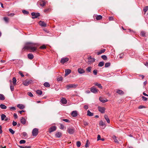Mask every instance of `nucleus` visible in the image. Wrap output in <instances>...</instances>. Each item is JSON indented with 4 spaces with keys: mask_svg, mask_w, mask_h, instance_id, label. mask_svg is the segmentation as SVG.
<instances>
[{
    "mask_svg": "<svg viewBox=\"0 0 148 148\" xmlns=\"http://www.w3.org/2000/svg\"><path fill=\"white\" fill-rule=\"evenodd\" d=\"M23 49L29 50L30 52H34L37 50L36 44L32 42H27L25 44Z\"/></svg>",
    "mask_w": 148,
    "mask_h": 148,
    "instance_id": "nucleus-1",
    "label": "nucleus"
},
{
    "mask_svg": "<svg viewBox=\"0 0 148 148\" xmlns=\"http://www.w3.org/2000/svg\"><path fill=\"white\" fill-rule=\"evenodd\" d=\"M77 86V84H72L67 85L66 86V88L67 90H69L70 88H76Z\"/></svg>",
    "mask_w": 148,
    "mask_h": 148,
    "instance_id": "nucleus-2",
    "label": "nucleus"
},
{
    "mask_svg": "<svg viewBox=\"0 0 148 148\" xmlns=\"http://www.w3.org/2000/svg\"><path fill=\"white\" fill-rule=\"evenodd\" d=\"M38 133V130L37 128H34L32 131V135L33 136H36Z\"/></svg>",
    "mask_w": 148,
    "mask_h": 148,
    "instance_id": "nucleus-3",
    "label": "nucleus"
},
{
    "mask_svg": "<svg viewBox=\"0 0 148 148\" xmlns=\"http://www.w3.org/2000/svg\"><path fill=\"white\" fill-rule=\"evenodd\" d=\"M67 131L70 134H73L75 132V129L73 127H69L68 128Z\"/></svg>",
    "mask_w": 148,
    "mask_h": 148,
    "instance_id": "nucleus-4",
    "label": "nucleus"
},
{
    "mask_svg": "<svg viewBox=\"0 0 148 148\" xmlns=\"http://www.w3.org/2000/svg\"><path fill=\"white\" fill-rule=\"evenodd\" d=\"M32 82V81L31 80H26L23 82V84L25 86H27Z\"/></svg>",
    "mask_w": 148,
    "mask_h": 148,
    "instance_id": "nucleus-5",
    "label": "nucleus"
},
{
    "mask_svg": "<svg viewBox=\"0 0 148 148\" xmlns=\"http://www.w3.org/2000/svg\"><path fill=\"white\" fill-rule=\"evenodd\" d=\"M31 15L32 16V18L33 19H34L39 16L40 14L38 13H36L35 12H33L32 13Z\"/></svg>",
    "mask_w": 148,
    "mask_h": 148,
    "instance_id": "nucleus-6",
    "label": "nucleus"
},
{
    "mask_svg": "<svg viewBox=\"0 0 148 148\" xmlns=\"http://www.w3.org/2000/svg\"><path fill=\"white\" fill-rule=\"evenodd\" d=\"M69 59L67 57L63 58H61L60 62L62 64H64L68 61Z\"/></svg>",
    "mask_w": 148,
    "mask_h": 148,
    "instance_id": "nucleus-7",
    "label": "nucleus"
},
{
    "mask_svg": "<svg viewBox=\"0 0 148 148\" xmlns=\"http://www.w3.org/2000/svg\"><path fill=\"white\" fill-rule=\"evenodd\" d=\"M88 62L89 64L92 63L94 62L95 61V59L94 58H92L91 56H89L88 58Z\"/></svg>",
    "mask_w": 148,
    "mask_h": 148,
    "instance_id": "nucleus-8",
    "label": "nucleus"
},
{
    "mask_svg": "<svg viewBox=\"0 0 148 148\" xmlns=\"http://www.w3.org/2000/svg\"><path fill=\"white\" fill-rule=\"evenodd\" d=\"M90 91L91 92L96 94L97 92V90L94 86H92L90 88Z\"/></svg>",
    "mask_w": 148,
    "mask_h": 148,
    "instance_id": "nucleus-9",
    "label": "nucleus"
},
{
    "mask_svg": "<svg viewBox=\"0 0 148 148\" xmlns=\"http://www.w3.org/2000/svg\"><path fill=\"white\" fill-rule=\"evenodd\" d=\"M56 126H53L51 127L49 129V133H51V132H53L56 130Z\"/></svg>",
    "mask_w": 148,
    "mask_h": 148,
    "instance_id": "nucleus-10",
    "label": "nucleus"
},
{
    "mask_svg": "<svg viewBox=\"0 0 148 148\" xmlns=\"http://www.w3.org/2000/svg\"><path fill=\"white\" fill-rule=\"evenodd\" d=\"M98 109L99 111L102 113L104 112L105 111V109L103 107H98Z\"/></svg>",
    "mask_w": 148,
    "mask_h": 148,
    "instance_id": "nucleus-11",
    "label": "nucleus"
},
{
    "mask_svg": "<svg viewBox=\"0 0 148 148\" xmlns=\"http://www.w3.org/2000/svg\"><path fill=\"white\" fill-rule=\"evenodd\" d=\"M60 102L62 104H65L67 103V101L65 98L62 97L61 99Z\"/></svg>",
    "mask_w": 148,
    "mask_h": 148,
    "instance_id": "nucleus-12",
    "label": "nucleus"
},
{
    "mask_svg": "<svg viewBox=\"0 0 148 148\" xmlns=\"http://www.w3.org/2000/svg\"><path fill=\"white\" fill-rule=\"evenodd\" d=\"M39 25L42 26L44 27H45L46 26V23L44 21H40L38 23Z\"/></svg>",
    "mask_w": 148,
    "mask_h": 148,
    "instance_id": "nucleus-13",
    "label": "nucleus"
},
{
    "mask_svg": "<svg viewBox=\"0 0 148 148\" xmlns=\"http://www.w3.org/2000/svg\"><path fill=\"white\" fill-rule=\"evenodd\" d=\"M78 72L80 74H82L84 73L85 72V70L83 69L80 68L78 69Z\"/></svg>",
    "mask_w": 148,
    "mask_h": 148,
    "instance_id": "nucleus-14",
    "label": "nucleus"
},
{
    "mask_svg": "<svg viewBox=\"0 0 148 148\" xmlns=\"http://www.w3.org/2000/svg\"><path fill=\"white\" fill-rule=\"evenodd\" d=\"M71 115L73 117H75L77 116V111L76 110L73 111L71 113Z\"/></svg>",
    "mask_w": 148,
    "mask_h": 148,
    "instance_id": "nucleus-15",
    "label": "nucleus"
},
{
    "mask_svg": "<svg viewBox=\"0 0 148 148\" xmlns=\"http://www.w3.org/2000/svg\"><path fill=\"white\" fill-rule=\"evenodd\" d=\"M62 133L60 132H57L55 134V136L57 138H60L62 136Z\"/></svg>",
    "mask_w": 148,
    "mask_h": 148,
    "instance_id": "nucleus-16",
    "label": "nucleus"
},
{
    "mask_svg": "<svg viewBox=\"0 0 148 148\" xmlns=\"http://www.w3.org/2000/svg\"><path fill=\"white\" fill-rule=\"evenodd\" d=\"M20 121L22 124L24 125L26 123V120L24 117H22L21 118Z\"/></svg>",
    "mask_w": 148,
    "mask_h": 148,
    "instance_id": "nucleus-17",
    "label": "nucleus"
},
{
    "mask_svg": "<svg viewBox=\"0 0 148 148\" xmlns=\"http://www.w3.org/2000/svg\"><path fill=\"white\" fill-rule=\"evenodd\" d=\"M39 3H40V6L43 7L44 6L45 4V3L43 1L41 0L39 2Z\"/></svg>",
    "mask_w": 148,
    "mask_h": 148,
    "instance_id": "nucleus-18",
    "label": "nucleus"
},
{
    "mask_svg": "<svg viewBox=\"0 0 148 148\" xmlns=\"http://www.w3.org/2000/svg\"><path fill=\"white\" fill-rule=\"evenodd\" d=\"M71 72V71L70 69H66L65 71V75H67L69 74Z\"/></svg>",
    "mask_w": 148,
    "mask_h": 148,
    "instance_id": "nucleus-19",
    "label": "nucleus"
},
{
    "mask_svg": "<svg viewBox=\"0 0 148 148\" xmlns=\"http://www.w3.org/2000/svg\"><path fill=\"white\" fill-rule=\"evenodd\" d=\"M94 84L95 85L97 86L99 88L101 89L102 88V87L101 84H99L97 82L95 83Z\"/></svg>",
    "mask_w": 148,
    "mask_h": 148,
    "instance_id": "nucleus-20",
    "label": "nucleus"
},
{
    "mask_svg": "<svg viewBox=\"0 0 148 148\" xmlns=\"http://www.w3.org/2000/svg\"><path fill=\"white\" fill-rule=\"evenodd\" d=\"M17 107L21 109H22L25 108V106L21 104H18Z\"/></svg>",
    "mask_w": 148,
    "mask_h": 148,
    "instance_id": "nucleus-21",
    "label": "nucleus"
},
{
    "mask_svg": "<svg viewBox=\"0 0 148 148\" xmlns=\"http://www.w3.org/2000/svg\"><path fill=\"white\" fill-rule=\"evenodd\" d=\"M27 56L28 58L30 60L33 59L34 57L33 55L31 53L29 54Z\"/></svg>",
    "mask_w": 148,
    "mask_h": 148,
    "instance_id": "nucleus-22",
    "label": "nucleus"
},
{
    "mask_svg": "<svg viewBox=\"0 0 148 148\" xmlns=\"http://www.w3.org/2000/svg\"><path fill=\"white\" fill-rule=\"evenodd\" d=\"M87 114L89 116H91L93 115L94 114L93 113L91 112L90 110H88L87 112Z\"/></svg>",
    "mask_w": 148,
    "mask_h": 148,
    "instance_id": "nucleus-23",
    "label": "nucleus"
},
{
    "mask_svg": "<svg viewBox=\"0 0 148 148\" xmlns=\"http://www.w3.org/2000/svg\"><path fill=\"white\" fill-rule=\"evenodd\" d=\"M104 117L108 123H110V120L108 118V116L107 115H105L104 116Z\"/></svg>",
    "mask_w": 148,
    "mask_h": 148,
    "instance_id": "nucleus-24",
    "label": "nucleus"
},
{
    "mask_svg": "<svg viewBox=\"0 0 148 148\" xmlns=\"http://www.w3.org/2000/svg\"><path fill=\"white\" fill-rule=\"evenodd\" d=\"M14 85L13 84H12L11 83L10 84V88L11 90L12 91H13L14 90Z\"/></svg>",
    "mask_w": 148,
    "mask_h": 148,
    "instance_id": "nucleus-25",
    "label": "nucleus"
},
{
    "mask_svg": "<svg viewBox=\"0 0 148 148\" xmlns=\"http://www.w3.org/2000/svg\"><path fill=\"white\" fill-rule=\"evenodd\" d=\"M105 51V49H101L100 51L97 52V55H99L101 54L102 53H104Z\"/></svg>",
    "mask_w": 148,
    "mask_h": 148,
    "instance_id": "nucleus-26",
    "label": "nucleus"
},
{
    "mask_svg": "<svg viewBox=\"0 0 148 148\" xmlns=\"http://www.w3.org/2000/svg\"><path fill=\"white\" fill-rule=\"evenodd\" d=\"M100 101L102 103H105L108 101V100L107 99H103V98L100 97L99 98Z\"/></svg>",
    "mask_w": 148,
    "mask_h": 148,
    "instance_id": "nucleus-27",
    "label": "nucleus"
},
{
    "mask_svg": "<svg viewBox=\"0 0 148 148\" xmlns=\"http://www.w3.org/2000/svg\"><path fill=\"white\" fill-rule=\"evenodd\" d=\"M0 107L3 109H5L7 108V107L5 105L3 104H1L0 105Z\"/></svg>",
    "mask_w": 148,
    "mask_h": 148,
    "instance_id": "nucleus-28",
    "label": "nucleus"
},
{
    "mask_svg": "<svg viewBox=\"0 0 148 148\" xmlns=\"http://www.w3.org/2000/svg\"><path fill=\"white\" fill-rule=\"evenodd\" d=\"M113 139L114 140V142L116 143H119V142L116 139V136L114 135L112 137Z\"/></svg>",
    "mask_w": 148,
    "mask_h": 148,
    "instance_id": "nucleus-29",
    "label": "nucleus"
},
{
    "mask_svg": "<svg viewBox=\"0 0 148 148\" xmlns=\"http://www.w3.org/2000/svg\"><path fill=\"white\" fill-rule=\"evenodd\" d=\"M5 99V98L4 95L1 94H0V100H3Z\"/></svg>",
    "mask_w": 148,
    "mask_h": 148,
    "instance_id": "nucleus-30",
    "label": "nucleus"
},
{
    "mask_svg": "<svg viewBox=\"0 0 148 148\" xmlns=\"http://www.w3.org/2000/svg\"><path fill=\"white\" fill-rule=\"evenodd\" d=\"M12 82L13 83V84L14 85H16V78L14 77L12 78Z\"/></svg>",
    "mask_w": 148,
    "mask_h": 148,
    "instance_id": "nucleus-31",
    "label": "nucleus"
},
{
    "mask_svg": "<svg viewBox=\"0 0 148 148\" xmlns=\"http://www.w3.org/2000/svg\"><path fill=\"white\" fill-rule=\"evenodd\" d=\"M99 125H100L104 126V128L105 127V125L104 123L102 121H100Z\"/></svg>",
    "mask_w": 148,
    "mask_h": 148,
    "instance_id": "nucleus-32",
    "label": "nucleus"
},
{
    "mask_svg": "<svg viewBox=\"0 0 148 148\" xmlns=\"http://www.w3.org/2000/svg\"><path fill=\"white\" fill-rule=\"evenodd\" d=\"M1 120L2 121L4 120L5 118L6 117V116L4 114H2L1 115Z\"/></svg>",
    "mask_w": 148,
    "mask_h": 148,
    "instance_id": "nucleus-33",
    "label": "nucleus"
},
{
    "mask_svg": "<svg viewBox=\"0 0 148 148\" xmlns=\"http://www.w3.org/2000/svg\"><path fill=\"white\" fill-rule=\"evenodd\" d=\"M36 92L37 94L39 95H41L42 93V92L41 90H37L36 91Z\"/></svg>",
    "mask_w": 148,
    "mask_h": 148,
    "instance_id": "nucleus-34",
    "label": "nucleus"
},
{
    "mask_svg": "<svg viewBox=\"0 0 148 148\" xmlns=\"http://www.w3.org/2000/svg\"><path fill=\"white\" fill-rule=\"evenodd\" d=\"M43 85L45 87H49L50 86V85L49 84L48 82H46Z\"/></svg>",
    "mask_w": 148,
    "mask_h": 148,
    "instance_id": "nucleus-35",
    "label": "nucleus"
},
{
    "mask_svg": "<svg viewBox=\"0 0 148 148\" xmlns=\"http://www.w3.org/2000/svg\"><path fill=\"white\" fill-rule=\"evenodd\" d=\"M104 64V62H101L99 63L98 66L100 67H102L103 66Z\"/></svg>",
    "mask_w": 148,
    "mask_h": 148,
    "instance_id": "nucleus-36",
    "label": "nucleus"
},
{
    "mask_svg": "<svg viewBox=\"0 0 148 148\" xmlns=\"http://www.w3.org/2000/svg\"><path fill=\"white\" fill-rule=\"evenodd\" d=\"M92 69V67L91 66H89L87 67L86 69V71L88 73L91 72V71Z\"/></svg>",
    "mask_w": 148,
    "mask_h": 148,
    "instance_id": "nucleus-37",
    "label": "nucleus"
},
{
    "mask_svg": "<svg viewBox=\"0 0 148 148\" xmlns=\"http://www.w3.org/2000/svg\"><path fill=\"white\" fill-rule=\"evenodd\" d=\"M102 18V16L101 15H97L96 19L97 20H100Z\"/></svg>",
    "mask_w": 148,
    "mask_h": 148,
    "instance_id": "nucleus-38",
    "label": "nucleus"
},
{
    "mask_svg": "<svg viewBox=\"0 0 148 148\" xmlns=\"http://www.w3.org/2000/svg\"><path fill=\"white\" fill-rule=\"evenodd\" d=\"M116 92L120 95H123V92L121 90H118L116 91Z\"/></svg>",
    "mask_w": 148,
    "mask_h": 148,
    "instance_id": "nucleus-39",
    "label": "nucleus"
},
{
    "mask_svg": "<svg viewBox=\"0 0 148 148\" xmlns=\"http://www.w3.org/2000/svg\"><path fill=\"white\" fill-rule=\"evenodd\" d=\"M9 108L10 109V110L11 111L14 110H16V108L14 107H9Z\"/></svg>",
    "mask_w": 148,
    "mask_h": 148,
    "instance_id": "nucleus-40",
    "label": "nucleus"
},
{
    "mask_svg": "<svg viewBox=\"0 0 148 148\" xmlns=\"http://www.w3.org/2000/svg\"><path fill=\"white\" fill-rule=\"evenodd\" d=\"M81 145V142L79 141H77L76 142V145L78 147H79Z\"/></svg>",
    "mask_w": 148,
    "mask_h": 148,
    "instance_id": "nucleus-41",
    "label": "nucleus"
},
{
    "mask_svg": "<svg viewBox=\"0 0 148 148\" xmlns=\"http://www.w3.org/2000/svg\"><path fill=\"white\" fill-rule=\"evenodd\" d=\"M9 131L12 134H14L15 133L14 131L11 128H10L9 129Z\"/></svg>",
    "mask_w": 148,
    "mask_h": 148,
    "instance_id": "nucleus-42",
    "label": "nucleus"
},
{
    "mask_svg": "<svg viewBox=\"0 0 148 148\" xmlns=\"http://www.w3.org/2000/svg\"><path fill=\"white\" fill-rule=\"evenodd\" d=\"M22 12L25 14H27L29 13V12L28 11L24 10H22Z\"/></svg>",
    "mask_w": 148,
    "mask_h": 148,
    "instance_id": "nucleus-43",
    "label": "nucleus"
},
{
    "mask_svg": "<svg viewBox=\"0 0 148 148\" xmlns=\"http://www.w3.org/2000/svg\"><path fill=\"white\" fill-rule=\"evenodd\" d=\"M110 62H107L105 63V66L106 67H108L110 66Z\"/></svg>",
    "mask_w": 148,
    "mask_h": 148,
    "instance_id": "nucleus-44",
    "label": "nucleus"
},
{
    "mask_svg": "<svg viewBox=\"0 0 148 148\" xmlns=\"http://www.w3.org/2000/svg\"><path fill=\"white\" fill-rule=\"evenodd\" d=\"M26 141L25 140H21L19 142V143L20 144H24L25 143Z\"/></svg>",
    "mask_w": 148,
    "mask_h": 148,
    "instance_id": "nucleus-45",
    "label": "nucleus"
},
{
    "mask_svg": "<svg viewBox=\"0 0 148 148\" xmlns=\"http://www.w3.org/2000/svg\"><path fill=\"white\" fill-rule=\"evenodd\" d=\"M148 10V6H145L143 9V10L145 12H146Z\"/></svg>",
    "mask_w": 148,
    "mask_h": 148,
    "instance_id": "nucleus-46",
    "label": "nucleus"
},
{
    "mask_svg": "<svg viewBox=\"0 0 148 148\" xmlns=\"http://www.w3.org/2000/svg\"><path fill=\"white\" fill-rule=\"evenodd\" d=\"M3 19L4 21L6 23H8V18L6 17H5L3 18Z\"/></svg>",
    "mask_w": 148,
    "mask_h": 148,
    "instance_id": "nucleus-47",
    "label": "nucleus"
},
{
    "mask_svg": "<svg viewBox=\"0 0 148 148\" xmlns=\"http://www.w3.org/2000/svg\"><path fill=\"white\" fill-rule=\"evenodd\" d=\"M27 95L31 97H32L33 96L32 93L31 92H28L27 93Z\"/></svg>",
    "mask_w": 148,
    "mask_h": 148,
    "instance_id": "nucleus-48",
    "label": "nucleus"
},
{
    "mask_svg": "<svg viewBox=\"0 0 148 148\" xmlns=\"http://www.w3.org/2000/svg\"><path fill=\"white\" fill-rule=\"evenodd\" d=\"M89 143V140H87L86 141V143L85 146L87 148L88 147V144Z\"/></svg>",
    "mask_w": 148,
    "mask_h": 148,
    "instance_id": "nucleus-49",
    "label": "nucleus"
},
{
    "mask_svg": "<svg viewBox=\"0 0 148 148\" xmlns=\"http://www.w3.org/2000/svg\"><path fill=\"white\" fill-rule=\"evenodd\" d=\"M101 58L104 60H106L107 59V56L105 55H103L101 56Z\"/></svg>",
    "mask_w": 148,
    "mask_h": 148,
    "instance_id": "nucleus-50",
    "label": "nucleus"
},
{
    "mask_svg": "<svg viewBox=\"0 0 148 148\" xmlns=\"http://www.w3.org/2000/svg\"><path fill=\"white\" fill-rule=\"evenodd\" d=\"M123 53H121L118 56L121 59L122 58H123Z\"/></svg>",
    "mask_w": 148,
    "mask_h": 148,
    "instance_id": "nucleus-51",
    "label": "nucleus"
},
{
    "mask_svg": "<svg viewBox=\"0 0 148 148\" xmlns=\"http://www.w3.org/2000/svg\"><path fill=\"white\" fill-rule=\"evenodd\" d=\"M140 34L142 36H145V33L144 31H142L140 32Z\"/></svg>",
    "mask_w": 148,
    "mask_h": 148,
    "instance_id": "nucleus-52",
    "label": "nucleus"
},
{
    "mask_svg": "<svg viewBox=\"0 0 148 148\" xmlns=\"http://www.w3.org/2000/svg\"><path fill=\"white\" fill-rule=\"evenodd\" d=\"M97 70L96 69H95L93 70V73L95 75H96L97 74Z\"/></svg>",
    "mask_w": 148,
    "mask_h": 148,
    "instance_id": "nucleus-53",
    "label": "nucleus"
},
{
    "mask_svg": "<svg viewBox=\"0 0 148 148\" xmlns=\"http://www.w3.org/2000/svg\"><path fill=\"white\" fill-rule=\"evenodd\" d=\"M64 125L62 124H60V129L62 130H64Z\"/></svg>",
    "mask_w": 148,
    "mask_h": 148,
    "instance_id": "nucleus-54",
    "label": "nucleus"
},
{
    "mask_svg": "<svg viewBox=\"0 0 148 148\" xmlns=\"http://www.w3.org/2000/svg\"><path fill=\"white\" fill-rule=\"evenodd\" d=\"M62 77H58L57 78V80L58 81H62Z\"/></svg>",
    "mask_w": 148,
    "mask_h": 148,
    "instance_id": "nucleus-55",
    "label": "nucleus"
},
{
    "mask_svg": "<svg viewBox=\"0 0 148 148\" xmlns=\"http://www.w3.org/2000/svg\"><path fill=\"white\" fill-rule=\"evenodd\" d=\"M23 136L24 137H27V134L25 132H23Z\"/></svg>",
    "mask_w": 148,
    "mask_h": 148,
    "instance_id": "nucleus-56",
    "label": "nucleus"
},
{
    "mask_svg": "<svg viewBox=\"0 0 148 148\" xmlns=\"http://www.w3.org/2000/svg\"><path fill=\"white\" fill-rule=\"evenodd\" d=\"M62 120L64 121H65L67 122H70V121L69 120L66 119H63Z\"/></svg>",
    "mask_w": 148,
    "mask_h": 148,
    "instance_id": "nucleus-57",
    "label": "nucleus"
},
{
    "mask_svg": "<svg viewBox=\"0 0 148 148\" xmlns=\"http://www.w3.org/2000/svg\"><path fill=\"white\" fill-rule=\"evenodd\" d=\"M46 48V47L45 45H43L41 46L40 48V49H45Z\"/></svg>",
    "mask_w": 148,
    "mask_h": 148,
    "instance_id": "nucleus-58",
    "label": "nucleus"
},
{
    "mask_svg": "<svg viewBox=\"0 0 148 148\" xmlns=\"http://www.w3.org/2000/svg\"><path fill=\"white\" fill-rule=\"evenodd\" d=\"M101 136L99 135H97V140L98 141L101 140Z\"/></svg>",
    "mask_w": 148,
    "mask_h": 148,
    "instance_id": "nucleus-59",
    "label": "nucleus"
},
{
    "mask_svg": "<svg viewBox=\"0 0 148 148\" xmlns=\"http://www.w3.org/2000/svg\"><path fill=\"white\" fill-rule=\"evenodd\" d=\"M142 98L143 99V100L144 101H146L147 100V98L146 97H145L143 96L142 97Z\"/></svg>",
    "mask_w": 148,
    "mask_h": 148,
    "instance_id": "nucleus-60",
    "label": "nucleus"
},
{
    "mask_svg": "<svg viewBox=\"0 0 148 148\" xmlns=\"http://www.w3.org/2000/svg\"><path fill=\"white\" fill-rule=\"evenodd\" d=\"M17 123L14 121H13L12 122V125L14 126H16L17 125Z\"/></svg>",
    "mask_w": 148,
    "mask_h": 148,
    "instance_id": "nucleus-61",
    "label": "nucleus"
},
{
    "mask_svg": "<svg viewBox=\"0 0 148 148\" xmlns=\"http://www.w3.org/2000/svg\"><path fill=\"white\" fill-rule=\"evenodd\" d=\"M14 116L15 119H16L18 117V116L16 114L14 113Z\"/></svg>",
    "mask_w": 148,
    "mask_h": 148,
    "instance_id": "nucleus-62",
    "label": "nucleus"
},
{
    "mask_svg": "<svg viewBox=\"0 0 148 148\" xmlns=\"http://www.w3.org/2000/svg\"><path fill=\"white\" fill-rule=\"evenodd\" d=\"M14 13H11L8 14L9 16H14Z\"/></svg>",
    "mask_w": 148,
    "mask_h": 148,
    "instance_id": "nucleus-63",
    "label": "nucleus"
},
{
    "mask_svg": "<svg viewBox=\"0 0 148 148\" xmlns=\"http://www.w3.org/2000/svg\"><path fill=\"white\" fill-rule=\"evenodd\" d=\"M84 108L85 109H87L88 108V105H85L84 106Z\"/></svg>",
    "mask_w": 148,
    "mask_h": 148,
    "instance_id": "nucleus-64",
    "label": "nucleus"
}]
</instances>
